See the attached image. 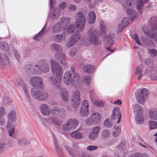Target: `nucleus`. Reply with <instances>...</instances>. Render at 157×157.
I'll use <instances>...</instances> for the list:
<instances>
[{"label":"nucleus","mask_w":157,"mask_h":157,"mask_svg":"<svg viewBox=\"0 0 157 157\" xmlns=\"http://www.w3.org/2000/svg\"><path fill=\"white\" fill-rule=\"evenodd\" d=\"M100 30L101 33L99 34L98 30L94 29L93 26L91 27L89 29L87 36L88 39L83 38L81 40L82 44L86 46H89L91 44L95 45H98L100 43L98 39V36H101L102 39L104 40V43L110 46H112L114 44L113 39L115 37V36L113 33H109L108 36H106L105 30V26L104 24H100Z\"/></svg>","instance_id":"nucleus-1"},{"label":"nucleus","mask_w":157,"mask_h":157,"mask_svg":"<svg viewBox=\"0 0 157 157\" xmlns=\"http://www.w3.org/2000/svg\"><path fill=\"white\" fill-rule=\"evenodd\" d=\"M50 49L52 52H56L55 56V58L59 61L61 64H64L65 61L66 56L65 54L62 52V47L58 44L53 43L51 45Z\"/></svg>","instance_id":"nucleus-2"},{"label":"nucleus","mask_w":157,"mask_h":157,"mask_svg":"<svg viewBox=\"0 0 157 157\" xmlns=\"http://www.w3.org/2000/svg\"><path fill=\"white\" fill-rule=\"evenodd\" d=\"M75 17L76 19L75 25L77 29L79 31H83L86 22L85 15L81 12H78L75 14Z\"/></svg>","instance_id":"nucleus-3"},{"label":"nucleus","mask_w":157,"mask_h":157,"mask_svg":"<svg viewBox=\"0 0 157 157\" xmlns=\"http://www.w3.org/2000/svg\"><path fill=\"white\" fill-rule=\"evenodd\" d=\"M79 122L76 119L71 118L67 120L63 124L62 128V133L69 132L70 130L75 129L78 124Z\"/></svg>","instance_id":"nucleus-4"},{"label":"nucleus","mask_w":157,"mask_h":157,"mask_svg":"<svg viewBox=\"0 0 157 157\" xmlns=\"http://www.w3.org/2000/svg\"><path fill=\"white\" fill-rule=\"evenodd\" d=\"M142 29L145 35L151 38L154 39L155 41H157V23L151 28V30H149L147 25L142 26Z\"/></svg>","instance_id":"nucleus-5"},{"label":"nucleus","mask_w":157,"mask_h":157,"mask_svg":"<svg viewBox=\"0 0 157 157\" xmlns=\"http://www.w3.org/2000/svg\"><path fill=\"white\" fill-rule=\"evenodd\" d=\"M31 94L32 97L36 100L44 101L48 98V95L46 92L40 91L35 88L32 89Z\"/></svg>","instance_id":"nucleus-6"},{"label":"nucleus","mask_w":157,"mask_h":157,"mask_svg":"<svg viewBox=\"0 0 157 157\" xmlns=\"http://www.w3.org/2000/svg\"><path fill=\"white\" fill-rule=\"evenodd\" d=\"M70 21V18L68 17L66 18L64 17H62L60 19L61 23L58 22L55 23L53 26L52 28V33H56L60 32L63 29L62 25L63 24H67L69 23Z\"/></svg>","instance_id":"nucleus-7"},{"label":"nucleus","mask_w":157,"mask_h":157,"mask_svg":"<svg viewBox=\"0 0 157 157\" xmlns=\"http://www.w3.org/2000/svg\"><path fill=\"white\" fill-rule=\"evenodd\" d=\"M51 70L54 75L62 77V69L60 65L55 61L53 60H50Z\"/></svg>","instance_id":"nucleus-8"},{"label":"nucleus","mask_w":157,"mask_h":157,"mask_svg":"<svg viewBox=\"0 0 157 157\" xmlns=\"http://www.w3.org/2000/svg\"><path fill=\"white\" fill-rule=\"evenodd\" d=\"M148 95V91L147 89L144 88L138 93L136 94L137 100L140 104H143L147 99Z\"/></svg>","instance_id":"nucleus-9"},{"label":"nucleus","mask_w":157,"mask_h":157,"mask_svg":"<svg viewBox=\"0 0 157 157\" xmlns=\"http://www.w3.org/2000/svg\"><path fill=\"white\" fill-rule=\"evenodd\" d=\"M29 83L33 87L42 88L44 85V81L42 78L38 77H34L29 79Z\"/></svg>","instance_id":"nucleus-10"},{"label":"nucleus","mask_w":157,"mask_h":157,"mask_svg":"<svg viewBox=\"0 0 157 157\" xmlns=\"http://www.w3.org/2000/svg\"><path fill=\"white\" fill-rule=\"evenodd\" d=\"M71 98L72 102V106L76 109L78 108L80 101V94L78 91L77 90L74 91L72 94Z\"/></svg>","instance_id":"nucleus-11"},{"label":"nucleus","mask_w":157,"mask_h":157,"mask_svg":"<svg viewBox=\"0 0 157 157\" xmlns=\"http://www.w3.org/2000/svg\"><path fill=\"white\" fill-rule=\"evenodd\" d=\"M73 76L72 78V82H71L76 88H78L80 86V85L81 83V81L80 79V76L78 73L75 71L74 69L71 68Z\"/></svg>","instance_id":"nucleus-12"},{"label":"nucleus","mask_w":157,"mask_h":157,"mask_svg":"<svg viewBox=\"0 0 157 157\" xmlns=\"http://www.w3.org/2000/svg\"><path fill=\"white\" fill-rule=\"evenodd\" d=\"M54 0H50V10L49 13V16L53 19H56L59 17L60 13L59 9L56 8L54 9L53 6L55 4Z\"/></svg>","instance_id":"nucleus-13"},{"label":"nucleus","mask_w":157,"mask_h":157,"mask_svg":"<svg viewBox=\"0 0 157 157\" xmlns=\"http://www.w3.org/2000/svg\"><path fill=\"white\" fill-rule=\"evenodd\" d=\"M62 77H58L56 76V78L50 77L48 78V81L51 85L55 86L58 90H59L61 88Z\"/></svg>","instance_id":"nucleus-14"},{"label":"nucleus","mask_w":157,"mask_h":157,"mask_svg":"<svg viewBox=\"0 0 157 157\" xmlns=\"http://www.w3.org/2000/svg\"><path fill=\"white\" fill-rule=\"evenodd\" d=\"M38 70L39 74L42 72H47L50 69V66L49 63L46 62L42 60L38 63Z\"/></svg>","instance_id":"nucleus-15"},{"label":"nucleus","mask_w":157,"mask_h":157,"mask_svg":"<svg viewBox=\"0 0 157 157\" xmlns=\"http://www.w3.org/2000/svg\"><path fill=\"white\" fill-rule=\"evenodd\" d=\"M100 129V127L99 126H96L93 128L88 134L89 139L91 140H93L97 138Z\"/></svg>","instance_id":"nucleus-16"},{"label":"nucleus","mask_w":157,"mask_h":157,"mask_svg":"<svg viewBox=\"0 0 157 157\" xmlns=\"http://www.w3.org/2000/svg\"><path fill=\"white\" fill-rule=\"evenodd\" d=\"M121 114L120 109L118 107H115L113 109L111 117L113 120H117V123H119L120 121Z\"/></svg>","instance_id":"nucleus-17"},{"label":"nucleus","mask_w":157,"mask_h":157,"mask_svg":"<svg viewBox=\"0 0 157 157\" xmlns=\"http://www.w3.org/2000/svg\"><path fill=\"white\" fill-rule=\"evenodd\" d=\"M27 68H28L27 72L29 74H39L38 63L33 66L28 65L27 66Z\"/></svg>","instance_id":"nucleus-18"},{"label":"nucleus","mask_w":157,"mask_h":157,"mask_svg":"<svg viewBox=\"0 0 157 157\" xmlns=\"http://www.w3.org/2000/svg\"><path fill=\"white\" fill-rule=\"evenodd\" d=\"M71 70H68L64 73L63 75V82L67 85H69L72 82V78L71 77Z\"/></svg>","instance_id":"nucleus-19"},{"label":"nucleus","mask_w":157,"mask_h":157,"mask_svg":"<svg viewBox=\"0 0 157 157\" xmlns=\"http://www.w3.org/2000/svg\"><path fill=\"white\" fill-rule=\"evenodd\" d=\"M83 69L84 72L89 74H92L96 71V68L94 66L87 65L83 67Z\"/></svg>","instance_id":"nucleus-20"},{"label":"nucleus","mask_w":157,"mask_h":157,"mask_svg":"<svg viewBox=\"0 0 157 157\" xmlns=\"http://www.w3.org/2000/svg\"><path fill=\"white\" fill-rule=\"evenodd\" d=\"M128 18L126 17L124 18L120 22L118 26V29L120 31H121L128 25Z\"/></svg>","instance_id":"nucleus-21"},{"label":"nucleus","mask_w":157,"mask_h":157,"mask_svg":"<svg viewBox=\"0 0 157 157\" xmlns=\"http://www.w3.org/2000/svg\"><path fill=\"white\" fill-rule=\"evenodd\" d=\"M150 119L157 121V108H153L149 110L148 112Z\"/></svg>","instance_id":"nucleus-22"},{"label":"nucleus","mask_w":157,"mask_h":157,"mask_svg":"<svg viewBox=\"0 0 157 157\" xmlns=\"http://www.w3.org/2000/svg\"><path fill=\"white\" fill-rule=\"evenodd\" d=\"M118 150L124 156L127 153L126 146L124 143H120L117 146Z\"/></svg>","instance_id":"nucleus-23"},{"label":"nucleus","mask_w":157,"mask_h":157,"mask_svg":"<svg viewBox=\"0 0 157 157\" xmlns=\"http://www.w3.org/2000/svg\"><path fill=\"white\" fill-rule=\"evenodd\" d=\"M40 109L42 113L45 116L49 115L51 113L50 109L45 104L41 105L40 107Z\"/></svg>","instance_id":"nucleus-24"},{"label":"nucleus","mask_w":157,"mask_h":157,"mask_svg":"<svg viewBox=\"0 0 157 157\" xmlns=\"http://www.w3.org/2000/svg\"><path fill=\"white\" fill-rule=\"evenodd\" d=\"M66 39V35L64 33L56 35L53 37L54 40L56 42H60L65 41Z\"/></svg>","instance_id":"nucleus-25"},{"label":"nucleus","mask_w":157,"mask_h":157,"mask_svg":"<svg viewBox=\"0 0 157 157\" xmlns=\"http://www.w3.org/2000/svg\"><path fill=\"white\" fill-rule=\"evenodd\" d=\"M91 118H92L93 121L95 124H98L101 119V115L98 113H95L91 115Z\"/></svg>","instance_id":"nucleus-26"},{"label":"nucleus","mask_w":157,"mask_h":157,"mask_svg":"<svg viewBox=\"0 0 157 157\" xmlns=\"http://www.w3.org/2000/svg\"><path fill=\"white\" fill-rule=\"evenodd\" d=\"M96 16L94 12L90 11L88 13V21L89 24H92L95 21Z\"/></svg>","instance_id":"nucleus-27"},{"label":"nucleus","mask_w":157,"mask_h":157,"mask_svg":"<svg viewBox=\"0 0 157 157\" xmlns=\"http://www.w3.org/2000/svg\"><path fill=\"white\" fill-rule=\"evenodd\" d=\"M58 90H60L61 97L62 99L65 101H67L68 97V93L67 90L61 86V89Z\"/></svg>","instance_id":"nucleus-28"},{"label":"nucleus","mask_w":157,"mask_h":157,"mask_svg":"<svg viewBox=\"0 0 157 157\" xmlns=\"http://www.w3.org/2000/svg\"><path fill=\"white\" fill-rule=\"evenodd\" d=\"M46 121L49 124H53L57 125L60 124L59 119L55 117H49L46 119Z\"/></svg>","instance_id":"nucleus-29"},{"label":"nucleus","mask_w":157,"mask_h":157,"mask_svg":"<svg viewBox=\"0 0 157 157\" xmlns=\"http://www.w3.org/2000/svg\"><path fill=\"white\" fill-rule=\"evenodd\" d=\"M9 121L15 122L17 120V114L16 111L12 110L10 112L8 116Z\"/></svg>","instance_id":"nucleus-30"},{"label":"nucleus","mask_w":157,"mask_h":157,"mask_svg":"<svg viewBox=\"0 0 157 157\" xmlns=\"http://www.w3.org/2000/svg\"><path fill=\"white\" fill-rule=\"evenodd\" d=\"M70 135L72 138L77 139H82L83 136L82 133L78 131H75L71 132L70 133Z\"/></svg>","instance_id":"nucleus-31"},{"label":"nucleus","mask_w":157,"mask_h":157,"mask_svg":"<svg viewBox=\"0 0 157 157\" xmlns=\"http://www.w3.org/2000/svg\"><path fill=\"white\" fill-rule=\"evenodd\" d=\"M142 66L141 65L137 67L136 71L135 73L136 75L138 77V79L140 80L141 79L144 80L143 78L144 75L142 74Z\"/></svg>","instance_id":"nucleus-32"},{"label":"nucleus","mask_w":157,"mask_h":157,"mask_svg":"<svg viewBox=\"0 0 157 157\" xmlns=\"http://www.w3.org/2000/svg\"><path fill=\"white\" fill-rule=\"evenodd\" d=\"M0 62L5 66H8L10 63L9 59L6 55H0Z\"/></svg>","instance_id":"nucleus-33"},{"label":"nucleus","mask_w":157,"mask_h":157,"mask_svg":"<svg viewBox=\"0 0 157 157\" xmlns=\"http://www.w3.org/2000/svg\"><path fill=\"white\" fill-rule=\"evenodd\" d=\"M46 25L36 35L34 36V39L36 41L40 40L41 38L42 35L46 33L45 31V27Z\"/></svg>","instance_id":"nucleus-34"},{"label":"nucleus","mask_w":157,"mask_h":157,"mask_svg":"<svg viewBox=\"0 0 157 157\" xmlns=\"http://www.w3.org/2000/svg\"><path fill=\"white\" fill-rule=\"evenodd\" d=\"M135 121L138 124H140L144 122V118L143 116V113L135 115Z\"/></svg>","instance_id":"nucleus-35"},{"label":"nucleus","mask_w":157,"mask_h":157,"mask_svg":"<svg viewBox=\"0 0 157 157\" xmlns=\"http://www.w3.org/2000/svg\"><path fill=\"white\" fill-rule=\"evenodd\" d=\"M147 2V0H137V2L136 8L141 13L140 10L144 6V4Z\"/></svg>","instance_id":"nucleus-36"},{"label":"nucleus","mask_w":157,"mask_h":157,"mask_svg":"<svg viewBox=\"0 0 157 157\" xmlns=\"http://www.w3.org/2000/svg\"><path fill=\"white\" fill-rule=\"evenodd\" d=\"M7 128L8 130L9 136L15 138V135L14 133L15 127L14 126L10 127L8 124L7 125Z\"/></svg>","instance_id":"nucleus-37"},{"label":"nucleus","mask_w":157,"mask_h":157,"mask_svg":"<svg viewBox=\"0 0 157 157\" xmlns=\"http://www.w3.org/2000/svg\"><path fill=\"white\" fill-rule=\"evenodd\" d=\"M143 109L138 104L136 105L134 107V111L135 115L143 113Z\"/></svg>","instance_id":"nucleus-38"},{"label":"nucleus","mask_w":157,"mask_h":157,"mask_svg":"<svg viewBox=\"0 0 157 157\" xmlns=\"http://www.w3.org/2000/svg\"><path fill=\"white\" fill-rule=\"evenodd\" d=\"M90 99L93 104L98 106H101L103 105L105 102V101L103 100H96L92 97H90Z\"/></svg>","instance_id":"nucleus-39"},{"label":"nucleus","mask_w":157,"mask_h":157,"mask_svg":"<svg viewBox=\"0 0 157 157\" xmlns=\"http://www.w3.org/2000/svg\"><path fill=\"white\" fill-rule=\"evenodd\" d=\"M121 131V128L119 126H114L112 132V135L113 136L117 137L120 134Z\"/></svg>","instance_id":"nucleus-40"},{"label":"nucleus","mask_w":157,"mask_h":157,"mask_svg":"<svg viewBox=\"0 0 157 157\" xmlns=\"http://www.w3.org/2000/svg\"><path fill=\"white\" fill-rule=\"evenodd\" d=\"M70 38L75 43L80 39V35L77 33H73Z\"/></svg>","instance_id":"nucleus-41"},{"label":"nucleus","mask_w":157,"mask_h":157,"mask_svg":"<svg viewBox=\"0 0 157 157\" xmlns=\"http://www.w3.org/2000/svg\"><path fill=\"white\" fill-rule=\"evenodd\" d=\"M75 27L73 25H66L64 30L66 32L71 33L75 30Z\"/></svg>","instance_id":"nucleus-42"},{"label":"nucleus","mask_w":157,"mask_h":157,"mask_svg":"<svg viewBox=\"0 0 157 157\" xmlns=\"http://www.w3.org/2000/svg\"><path fill=\"white\" fill-rule=\"evenodd\" d=\"M17 141L18 144L21 145L23 146L29 144L28 140L25 138H19L17 140Z\"/></svg>","instance_id":"nucleus-43"},{"label":"nucleus","mask_w":157,"mask_h":157,"mask_svg":"<svg viewBox=\"0 0 157 157\" xmlns=\"http://www.w3.org/2000/svg\"><path fill=\"white\" fill-rule=\"evenodd\" d=\"M104 126L106 128H110L113 125L112 120L109 118L105 119L104 122Z\"/></svg>","instance_id":"nucleus-44"},{"label":"nucleus","mask_w":157,"mask_h":157,"mask_svg":"<svg viewBox=\"0 0 157 157\" xmlns=\"http://www.w3.org/2000/svg\"><path fill=\"white\" fill-rule=\"evenodd\" d=\"M91 79L92 77L89 75L84 76L83 78V82L84 84L86 85H89L91 82Z\"/></svg>","instance_id":"nucleus-45"},{"label":"nucleus","mask_w":157,"mask_h":157,"mask_svg":"<svg viewBox=\"0 0 157 157\" xmlns=\"http://www.w3.org/2000/svg\"><path fill=\"white\" fill-rule=\"evenodd\" d=\"M145 63L147 65L148 67H152L154 66V61L152 59L148 58L145 60Z\"/></svg>","instance_id":"nucleus-46"},{"label":"nucleus","mask_w":157,"mask_h":157,"mask_svg":"<svg viewBox=\"0 0 157 157\" xmlns=\"http://www.w3.org/2000/svg\"><path fill=\"white\" fill-rule=\"evenodd\" d=\"M65 147L66 151L71 156L74 157L76 155L77 153L75 151H73L71 147L67 146Z\"/></svg>","instance_id":"nucleus-47"},{"label":"nucleus","mask_w":157,"mask_h":157,"mask_svg":"<svg viewBox=\"0 0 157 157\" xmlns=\"http://www.w3.org/2000/svg\"><path fill=\"white\" fill-rule=\"evenodd\" d=\"M149 124L150 129L157 128V122H156L150 120L149 121Z\"/></svg>","instance_id":"nucleus-48"},{"label":"nucleus","mask_w":157,"mask_h":157,"mask_svg":"<svg viewBox=\"0 0 157 157\" xmlns=\"http://www.w3.org/2000/svg\"><path fill=\"white\" fill-rule=\"evenodd\" d=\"M79 112L80 115L83 117H86L89 113L88 109L80 108Z\"/></svg>","instance_id":"nucleus-49"},{"label":"nucleus","mask_w":157,"mask_h":157,"mask_svg":"<svg viewBox=\"0 0 157 157\" xmlns=\"http://www.w3.org/2000/svg\"><path fill=\"white\" fill-rule=\"evenodd\" d=\"M78 52V50L76 48H73L70 51L69 54L70 56L73 57L77 55Z\"/></svg>","instance_id":"nucleus-50"},{"label":"nucleus","mask_w":157,"mask_h":157,"mask_svg":"<svg viewBox=\"0 0 157 157\" xmlns=\"http://www.w3.org/2000/svg\"><path fill=\"white\" fill-rule=\"evenodd\" d=\"M149 76L151 80H157V72L155 71H151Z\"/></svg>","instance_id":"nucleus-51"},{"label":"nucleus","mask_w":157,"mask_h":157,"mask_svg":"<svg viewBox=\"0 0 157 157\" xmlns=\"http://www.w3.org/2000/svg\"><path fill=\"white\" fill-rule=\"evenodd\" d=\"M89 105L87 100H85L82 101L80 108L88 109Z\"/></svg>","instance_id":"nucleus-52"},{"label":"nucleus","mask_w":157,"mask_h":157,"mask_svg":"<svg viewBox=\"0 0 157 157\" xmlns=\"http://www.w3.org/2000/svg\"><path fill=\"white\" fill-rule=\"evenodd\" d=\"M110 135L109 130L108 129L104 130L101 133V135L103 138L106 139L109 137Z\"/></svg>","instance_id":"nucleus-53"},{"label":"nucleus","mask_w":157,"mask_h":157,"mask_svg":"<svg viewBox=\"0 0 157 157\" xmlns=\"http://www.w3.org/2000/svg\"><path fill=\"white\" fill-rule=\"evenodd\" d=\"M0 47L6 51H7L9 49L8 45L7 43L5 42L0 43Z\"/></svg>","instance_id":"nucleus-54"},{"label":"nucleus","mask_w":157,"mask_h":157,"mask_svg":"<svg viewBox=\"0 0 157 157\" xmlns=\"http://www.w3.org/2000/svg\"><path fill=\"white\" fill-rule=\"evenodd\" d=\"M85 123L88 125H91L93 124H95L93 121L92 118H91V116L90 117L87 118L86 121Z\"/></svg>","instance_id":"nucleus-55"},{"label":"nucleus","mask_w":157,"mask_h":157,"mask_svg":"<svg viewBox=\"0 0 157 157\" xmlns=\"http://www.w3.org/2000/svg\"><path fill=\"white\" fill-rule=\"evenodd\" d=\"M149 54L151 56H156L157 54V51L154 48L149 49L148 51Z\"/></svg>","instance_id":"nucleus-56"},{"label":"nucleus","mask_w":157,"mask_h":157,"mask_svg":"<svg viewBox=\"0 0 157 157\" xmlns=\"http://www.w3.org/2000/svg\"><path fill=\"white\" fill-rule=\"evenodd\" d=\"M132 37L135 40L136 42L138 44L140 45H141V44L139 39L138 37L136 34H134L132 36Z\"/></svg>","instance_id":"nucleus-57"},{"label":"nucleus","mask_w":157,"mask_h":157,"mask_svg":"<svg viewBox=\"0 0 157 157\" xmlns=\"http://www.w3.org/2000/svg\"><path fill=\"white\" fill-rule=\"evenodd\" d=\"M51 112L53 114H57L60 112V110L57 107H55L52 108Z\"/></svg>","instance_id":"nucleus-58"},{"label":"nucleus","mask_w":157,"mask_h":157,"mask_svg":"<svg viewBox=\"0 0 157 157\" xmlns=\"http://www.w3.org/2000/svg\"><path fill=\"white\" fill-rule=\"evenodd\" d=\"M130 157H148V156L147 154H144L142 155L140 154L136 153L134 155H132Z\"/></svg>","instance_id":"nucleus-59"},{"label":"nucleus","mask_w":157,"mask_h":157,"mask_svg":"<svg viewBox=\"0 0 157 157\" xmlns=\"http://www.w3.org/2000/svg\"><path fill=\"white\" fill-rule=\"evenodd\" d=\"M75 43L70 38L69 40L66 43V46L67 48L72 46Z\"/></svg>","instance_id":"nucleus-60"},{"label":"nucleus","mask_w":157,"mask_h":157,"mask_svg":"<svg viewBox=\"0 0 157 157\" xmlns=\"http://www.w3.org/2000/svg\"><path fill=\"white\" fill-rule=\"evenodd\" d=\"M6 113V110L3 106L0 107V117H3Z\"/></svg>","instance_id":"nucleus-61"},{"label":"nucleus","mask_w":157,"mask_h":157,"mask_svg":"<svg viewBox=\"0 0 157 157\" xmlns=\"http://www.w3.org/2000/svg\"><path fill=\"white\" fill-rule=\"evenodd\" d=\"M54 144L55 149L58 152H61V149L59 147L58 143L56 141H54Z\"/></svg>","instance_id":"nucleus-62"},{"label":"nucleus","mask_w":157,"mask_h":157,"mask_svg":"<svg viewBox=\"0 0 157 157\" xmlns=\"http://www.w3.org/2000/svg\"><path fill=\"white\" fill-rule=\"evenodd\" d=\"M138 144L144 148H146L147 147V144L142 139L141 140V142H138Z\"/></svg>","instance_id":"nucleus-63"},{"label":"nucleus","mask_w":157,"mask_h":157,"mask_svg":"<svg viewBox=\"0 0 157 157\" xmlns=\"http://www.w3.org/2000/svg\"><path fill=\"white\" fill-rule=\"evenodd\" d=\"M67 5L66 2H62L60 3L59 5V7L61 10H63L65 8Z\"/></svg>","instance_id":"nucleus-64"}]
</instances>
